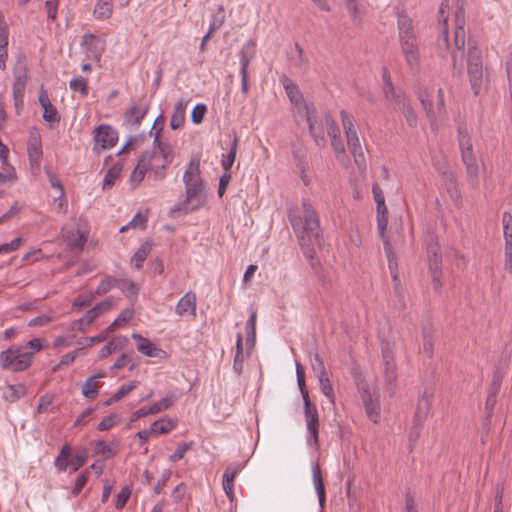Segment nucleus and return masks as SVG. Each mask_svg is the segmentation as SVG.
I'll return each mask as SVG.
<instances>
[{
    "label": "nucleus",
    "instance_id": "9b49d317",
    "mask_svg": "<svg viewBox=\"0 0 512 512\" xmlns=\"http://www.w3.org/2000/svg\"><path fill=\"white\" fill-rule=\"evenodd\" d=\"M93 139V151L99 153L117 144L118 132L108 124H101L95 128Z\"/></svg>",
    "mask_w": 512,
    "mask_h": 512
},
{
    "label": "nucleus",
    "instance_id": "ea45409f",
    "mask_svg": "<svg viewBox=\"0 0 512 512\" xmlns=\"http://www.w3.org/2000/svg\"><path fill=\"white\" fill-rule=\"evenodd\" d=\"M152 244L150 242H144L138 248V250L134 253L131 263L136 269H140L143 266V263L147 259L149 253L151 252Z\"/></svg>",
    "mask_w": 512,
    "mask_h": 512
},
{
    "label": "nucleus",
    "instance_id": "f704fd0d",
    "mask_svg": "<svg viewBox=\"0 0 512 512\" xmlns=\"http://www.w3.org/2000/svg\"><path fill=\"white\" fill-rule=\"evenodd\" d=\"M249 319L245 324V332H246V345L253 347L256 341V319H257V311L254 308L249 309Z\"/></svg>",
    "mask_w": 512,
    "mask_h": 512
},
{
    "label": "nucleus",
    "instance_id": "09e8293b",
    "mask_svg": "<svg viewBox=\"0 0 512 512\" xmlns=\"http://www.w3.org/2000/svg\"><path fill=\"white\" fill-rule=\"evenodd\" d=\"M88 79L78 76L74 77L69 82V87L73 92H79L82 96H87L89 93Z\"/></svg>",
    "mask_w": 512,
    "mask_h": 512
},
{
    "label": "nucleus",
    "instance_id": "72a5a7b5",
    "mask_svg": "<svg viewBox=\"0 0 512 512\" xmlns=\"http://www.w3.org/2000/svg\"><path fill=\"white\" fill-rule=\"evenodd\" d=\"M187 101L184 99H180L174 107L173 114L170 119V127L173 130L179 129L183 126L185 122V109L187 106Z\"/></svg>",
    "mask_w": 512,
    "mask_h": 512
},
{
    "label": "nucleus",
    "instance_id": "7ed1b4c3",
    "mask_svg": "<svg viewBox=\"0 0 512 512\" xmlns=\"http://www.w3.org/2000/svg\"><path fill=\"white\" fill-rule=\"evenodd\" d=\"M457 133L461 159L466 168L468 181L472 186H477L479 166L473 152V144L466 125L459 124L457 127Z\"/></svg>",
    "mask_w": 512,
    "mask_h": 512
},
{
    "label": "nucleus",
    "instance_id": "a19ab883",
    "mask_svg": "<svg viewBox=\"0 0 512 512\" xmlns=\"http://www.w3.org/2000/svg\"><path fill=\"white\" fill-rule=\"evenodd\" d=\"M26 393V388L24 385H7L4 389L2 397L4 400L14 403L23 397Z\"/></svg>",
    "mask_w": 512,
    "mask_h": 512
},
{
    "label": "nucleus",
    "instance_id": "b1692460",
    "mask_svg": "<svg viewBox=\"0 0 512 512\" xmlns=\"http://www.w3.org/2000/svg\"><path fill=\"white\" fill-rule=\"evenodd\" d=\"M469 81L474 95H479L483 84V64L471 63L467 65Z\"/></svg>",
    "mask_w": 512,
    "mask_h": 512
},
{
    "label": "nucleus",
    "instance_id": "864d4df0",
    "mask_svg": "<svg viewBox=\"0 0 512 512\" xmlns=\"http://www.w3.org/2000/svg\"><path fill=\"white\" fill-rule=\"evenodd\" d=\"M122 171V166L115 164L112 167L108 169V171L105 174L104 180H103V189H108L112 187L117 180V178L120 176Z\"/></svg>",
    "mask_w": 512,
    "mask_h": 512
},
{
    "label": "nucleus",
    "instance_id": "6ab92c4d",
    "mask_svg": "<svg viewBox=\"0 0 512 512\" xmlns=\"http://www.w3.org/2000/svg\"><path fill=\"white\" fill-rule=\"evenodd\" d=\"M245 463L234 462L229 464L223 473L222 487L226 496L232 501L234 498V480L240 471L244 468Z\"/></svg>",
    "mask_w": 512,
    "mask_h": 512
},
{
    "label": "nucleus",
    "instance_id": "9d476101",
    "mask_svg": "<svg viewBox=\"0 0 512 512\" xmlns=\"http://www.w3.org/2000/svg\"><path fill=\"white\" fill-rule=\"evenodd\" d=\"M304 414L307 426V444L318 447L319 414L310 399H306V402H304Z\"/></svg>",
    "mask_w": 512,
    "mask_h": 512
},
{
    "label": "nucleus",
    "instance_id": "f03ea898",
    "mask_svg": "<svg viewBox=\"0 0 512 512\" xmlns=\"http://www.w3.org/2000/svg\"><path fill=\"white\" fill-rule=\"evenodd\" d=\"M183 182L185 184V199L182 203L176 204L171 207L169 214L171 217L175 216L177 212L187 214L194 210L189 208L188 203L196 198L202 191L203 181L200 176V163L199 161H191L188 168L183 175Z\"/></svg>",
    "mask_w": 512,
    "mask_h": 512
},
{
    "label": "nucleus",
    "instance_id": "f3484780",
    "mask_svg": "<svg viewBox=\"0 0 512 512\" xmlns=\"http://www.w3.org/2000/svg\"><path fill=\"white\" fill-rule=\"evenodd\" d=\"M361 399L367 417L373 422L378 423L380 419V402L378 398H373L368 385L360 388Z\"/></svg>",
    "mask_w": 512,
    "mask_h": 512
},
{
    "label": "nucleus",
    "instance_id": "473e14b6",
    "mask_svg": "<svg viewBox=\"0 0 512 512\" xmlns=\"http://www.w3.org/2000/svg\"><path fill=\"white\" fill-rule=\"evenodd\" d=\"M448 10H449V1L442 0L439 8V24L441 25L442 31L439 38V44L443 42V44L448 48Z\"/></svg>",
    "mask_w": 512,
    "mask_h": 512
},
{
    "label": "nucleus",
    "instance_id": "a211bd4d",
    "mask_svg": "<svg viewBox=\"0 0 512 512\" xmlns=\"http://www.w3.org/2000/svg\"><path fill=\"white\" fill-rule=\"evenodd\" d=\"M299 119L306 121L309 127V132L314 142L318 147H324L326 140L324 136V128L322 123L316 118V110L312 108L308 111L307 116H300Z\"/></svg>",
    "mask_w": 512,
    "mask_h": 512
},
{
    "label": "nucleus",
    "instance_id": "c03bdc74",
    "mask_svg": "<svg viewBox=\"0 0 512 512\" xmlns=\"http://www.w3.org/2000/svg\"><path fill=\"white\" fill-rule=\"evenodd\" d=\"M175 427L176 423L173 420L162 418L154 421L150 426V430L152 434L162 435L171 432Z\"/></svg>",
    "mask_w": 512,
    "mask_h": 512
},
{
    "label": "nucleus",
    "instance_id": "6e6d98bb",
    "mask_svg": "<svg viewBox=\"0 0 512 512\" xmlns=\"http://www.w3.org/2000/svg\"><path fill=\"white\" fill-rule=\"evenodd\" d=\"M225 22V12L224 7L219 5L216 13L212 15V19L209 25L210 33H215Z\"/></svg>",
    "mask_w": 512,
    "mask_h": 512
},
{
    "label": "nucleus",
    "instance_id": "774afa93",
    "mask_svg": "<svg viewBox=\"0 0 512 512\" xmlns=\"http://www.w3.org/2000/svg\"><path fill=\"white\" fill-rule=\"evenodd\" d=\"M43 109V119L49 123H59L60 116L58 115V111L52 103L48 106H45Z\"/></svg>",
    "mask_w": 512,
    "mask_h": 512
},
{
    "label": "nucleus",
    "instance_id": "58836bf2",
    "mask_svg": "<svg viewBox=\"0 0 512 512\" xmlns=\"http://www.w3.org/2000/svg\"><path fill=\"white\" fill-rule=\"evenodd\" d=\"M505 238V270L512 273V226L503 228Z\"/></svg>",
    "mask_w": 512,
    "mask_h": 512
},
{
    "label": "nucleus",
    "instance_id": "7c9ffc66",
    "mask_svg": "<svg viewBox=\"0 0 512 512\" xmlns=\"http://www.w3.org/2000/svg\"><path fill=\"white\" fill-rule=\"evenodd\" d=\"M148 112V105H133L125 112V122L132 126H139Z\"/></svg>",
    "mask_w": 512,
    "mask_h": 512
},
{
    "label": "nucleus",
    "instance_id": "338daca9",
    "mask_svg": "<svg viewBox=\"0 0 512 512\" xmlns=\"http://www.w3.org/2000/svg\"><path fill=\"white\" fill-rule=\"evenodd\" d=\"M116 278L107 276L101 280L96 290L94 291L96 296L104 295L108 293L113 287H115Z\"/></svg>",
    "mask_w": 512,
    "mask_h": 512
},
{
    "label": "nucleus",
    "instance_id": "5fc2aeb1",
    "mask_svg": "<svg viewBox=\"0 0 512 512\" xmlns=\"http://www.w3.org/2000/svg\"><path fill=\"white\" fill-rule=\"evenodd\" d=\"M95 454H102L106 458H111L117 454V449L114 445L106 444L104 440H97L94 443Z\"/></svg>",
    "mask_w": 512,
    "mask_h": 512
},
{
    "label": "nucleus",
    "instance_id": "13d9d810",
    "mask_svg": "<svg viewBox=\"0 0 512 512\" xmlns=\"http://www.w3.org/2000/svg\"><path fill=\"white\" fill-rule=\"evenodd\" d=\"M471 63L483 64L482 51L475 42H468L467 65Z\"/></svg>",
    "mask_w": 512,
    "mask_h": 512
},
{
    "label": "nucleus",
    "instance_id": "a18cd8bd",
    "mask_svg": "<svg viewBox=\"0 0 512 512\" xmlns=\"http://www.w3.org/2000/svg\"><path fill=\"white\" fill-rule=\"evenodd\" d=\"M238 137L235 136L230 147V151L226 155H222L221 165L224 169V173H230V169L235 161L236 153L238 149Z\"/></svg>",
    "mask_w": 512,
    "mask_h": 512
},
{
    "label": "nucleus",
    "instance_id": "1a4fd4ad",
    "mask_svg": "<svg viewBox=\"0 0 512 512\" xmlns=\"http://www.w3.org/2000/svg\"><path fill=\"white\" fill-rule=\"evenodd\" d=\"M465 17L463 6H459L455 11V31L454 41L456 50L452 53L454 69L457 67L458 59L462 60L465 46Z\"/></svg>",
    "mask_w": 512,
    "mask_h": 512
},
{
    "label": "nucleus",
    "instance_id": "6e6552de",
    "mask_svg": "<svg viewBox=\"0 0 512 512\" xmlns=\"http://www.w3.org/2000/svg\"><path fill=\"white\" fill-rule=\"evenodd\" d=\"M418 98L430 119H436L445 114V102L442 89H438L435 103L433 96L430 95L427 89H419Z\"/></svg>",
    "mask_w": 512,
    "mask_h": 512
},
{
    "label": "nucleus",
    "instance_id": "2eb2a0df",
    "mask_svg": "<svg viewBox=\"0 0 512 512\" xmlns=\"http://www.w3.org/2000/svg\"><path fill=\"white\" fill-rule=\"evenodd\" d=\"M112 308V301L110 299H105L98 304H96L93 308L88 310L85 315L72 323L73 330H83V325H90L94 322L96 318L100 315L108 312Z\"/></svg>",
    "mask_w": 512,
    "mask_h": 512
},
{
    "label": "nucleus",
    "instance_id": "49530a36",
    "mask_svg": "<svg viewBox=\"0 0 512 512\" xmlns=\"http://www.w3.org/2000/svg\"><path fill=\"white\" fill-rule=\"evenodd\" d=\"M295 50L297 52V56L292 58L293 65L300 71H308L310 63L308 58L305 56L304 49L299 43H295Z\"/></svg>",
    "mask_w": 512,
    "mask_h": 512
},
{
    "label": "nucleus",
    "instance_id": "69168bd1",
    "mask_svg": "<svg viewBox=\"0 0 512 512\" xmlns=\"http://www.w3.org/2000/svg\"><path fill=\"white\" fill-rule=\"evenodd\" d=\"M87 452L86 450L78 451L69 461V466L71 472H76L79 470L87 461Z\"/></svg>",
    "mask_w": 512,
    "mask_h": 512
},
{
    "label": "nucleus",
    "instance_id": "052dcab7",
    "mask_svg": "<svg viewBox=\"0 0 512 512\" xmlns=\"http://www.w3.org/2000/svg\"><path fill=\"white\" fill-rule=\"evenodd\" d=\"M398 109L401 110L410 127L417 126V115L413 107L411 106L409 100L405 102L403 105H401Z\"/></svg>",
    "mask_w": 512,
    "mask_h": 512
},
{
    "label": "nucleus",
    "instance_id": "f257e3e1",
    "mask_svg": "<svg viewBox=\"0 0 512 512\" xmlns=\"http://www.w3.org/2000/svg\"><path fill=\"white\" fill-rule=\"evenodd\" d=\"M303 215L297 207L288 211L289 222L297 235L304 257L309 261L310 267H318L320 262L315 257V245L320 244L321 227L316 211L308 199H302Z\"/></svg>",
    "mask_w": 512,
    "mask_h": 512
},
{
    "label": "nucleus",
    "instance_id": "0e129e2a",
    "mask_svg": "<svg viewBox=\"0 0 512 512\" xmlns=\"http://www.w3.org/2000/svg\"><path fill=\"white\" fill-rule=\"evenodd\" d=\"M108 337H109L108 331L103 330L101 333H99L96 336H91V337H86L84 339L83 338L80 339L78 341V344H79V346H83V348L91 347L96 343H101V342L106 341L108 339Z\"/></svg>",
    "mask_w": 512,
    "mask_h": 512
},
{
    "label": "nucleus",
    "instance_id": "20e7f679",
    "mask_svg": "<svg viewBox=\"0 0 512 512\" xmlns=\"http://www.w3.org/2000/svg\"><path fill=\"white\" fill-rule=\"evenodd\" d=\"M33 352H28L22 346H12L0 352V366L13 372L26 370L32 363Z\"/></svg>",
    "mask_w": 512,
    "mask_h": 512
},
{
    "label": "nucleus",
    "instance_id": "39448f33",
    "mask_svg": "<svg viewBox=\"0 0 512 512\" xmlns=\"http://www.w3.org/2000/svg\"><path fill=\"white\" fill-rule=\"evenodd\" d=\"M427 257L433 288L436 291H440L443 286L442 254L440 245L434 237H430V240L427 243Z\"/></svg>",
    "mask_w": 512,
    "mask_h": 512
},
{
    "label": "nucleus",
    "instance_id": "aec40b11",
    "mask_svg": "<svg viewBox=\"0 0 512 512\" xmlns=\"http://www.w3.org/2000/svg\"><path fill=\"white\" fill-rule=\"evenodd\" d=\"M156 157L157 153L155 151H145L142 153L135 169L131 173L130 180L132 183L139 184L144 179L149 166Z\"/></svg>",
    "mask_w": 512,
    "mask_h": 512
},
{
    "label": "nucleus",
    "instance_id": "a878e982",
    "mask_svg": "<svg viewBox=\"0 0 512 512\" xmlns=\"http://www.w3.org/2000/svg\"><path fill=\"white\" fill-rule=\"evenodd\" d=\"M312 478L315 490L317 492L319 506L321 509H324L326 501L325 486L323 483L322 473L318 462H314L312 464Z\"/></svg>",
    "mask_w": 512,
    "mask_h": 512
},
{
    "label": "nucleus",
    "instance_id": "423d86ee",
    "mask_svg": "<svg viewBox=\"0 0 512 512\" xmlns=\"http://www.w3.org/2000/svg\"><path fill=\"white\" fill-rule=\"evenodd\" d=\"M281 83L291 104L294 106V116L296 118V121H299V117L307 116L308 111L311 110L313 107H310L307 104L299 87L287 76L284 75L281 78Z\"/></svg>",
    "mask_w": 512,
    "mask_h": 512
},
{
    "label": "nucleus",
    "instance_id": "c756f323",
    "mask_svg": "<svg viewBox=\"0 0 512 512\" xmlns=\"http://www.w3.org/2000/svg\"><path fill=\"white\" fill-rule=\"evenodd\" d=\"M256 55V41L255 40H249L246 43L243 44L241 47V50L239 51V58H240V71L248 72V66L250 61L255 57Z\"/></svg>",
    "mask_w": 512,
    "mask_h": 512
},
{
    "label": "nucleus",
    "instance_id": "2f4dec72",
    "mask_svg": "<svg viewBox=\"0 0 512 512\" xmlns=\"http://www.w3.org/2000/svg\"><path fill=\"white\" fill-rule=\"evenodd\" d=\"M429 409L430 401L426 395V392H424L417 403L416 411L414 414V429H417L422 425L423 421L427 418Z\"/></svg>",
    "mask_w": 512,
    "mask_h": 512
},
{
    "label": "nucleus",
    "instance_id": "ddd939ff",
    "mask_svg": "<svg viewBox=\"0 0 512 512\" xmlns=\"http://www.w3.org/2000/svg\"><path fill=\"white\" fill-rule=\"evenodd\" d=\"M82 48L85 49L86 58L99 63L106 49V41L92 33H85L81 41Z\"/></svg>",
    "mask_w": 512,
    "mask_h": 512
},
{
    "label": "nucleus",
    "instance_id": "3c124183",
    "mask_svg": "<svg viewBox=\"0 0 512 512\" xmlns=\"http://www.w3.org/2000/svg\"><path fill=\"white\" fill-rule=\"evenodd\" d=\"M384 249H385V252L387 254L388 266H389V269H390V272H391L392 279H393L394 282H396L395 289L398 290L399 280H398V274H397V271H396L397 263H396L395 257L392 255L391 246L388 243V241H384Z\"/></svg>",
    "mask_w": 512,
    "mask_h": 512
},
{
    "label": "nucleus",
    "instance_id": "412c9836",
    "mask_svg": "<svg viewBox=\"0 0 512 512\" xmlns=\"http://www.w3.org/2000/svg\"><path fill=\"white\" fill-rule=\"evenodd\" d=\"M132 338L138 341L137 350L148 357L162 358L166 354L164 350L138 333H133Z\"/></svg>",
    "mask_w": 512,
    "mask_h": 512
},
{
    "label": "nucleus",
    "instance_id": "bf43d9fd",
    "mask_svg": "<svg viewBox=\"0 0 512 512\" xmlns=\"http://www.w3.org/2000/svg\"><path fill=\"white\" fill-rule=\"evenodd\" d=\"M115 287L119 288L127 295H131L133 297H136L138 294V288L136 287V284L131 280L116 279Z\"/></svg>",
    "mask_w": 512,
    "mask_h": 512
},
{
    "label": "nucleus",
    "instance_id": "4be33fe9",
    "mask_svg": "<svg viewBox=\"0 0 512 512\" xmlns=\"http://www.w3.org/2000/svg\"><path fill=\"white\" fill-rule=\"evenodd\" d=\"M196 308H197L196 294L192 291H188L178 301V303L175 307V313L178 316H184V315L188 314V315L195 317L196 316Z\"/></svg>",
    "mask_w": 512,
    "mask_h": 512
},
{
    "label": "nucleus",
    "instance_id": "f8f14e48",
    "mask_svg": "<svg viewBox=\"0 0 512 512\" xmlns=\"http://www.w3.org/2000/svg\"><path fill=\"white\" fill-rule=\"evenodd\" d=\"M13 100L14 105L17 109H19L23 105L24 93L27 82V69L26 65L22 61H18L13 68Z\"/></svg>",
    "mask_w": 512,
    "mask_h": 512
},
{
    "label": "nucleus",
    "instance_id": "de8ad7c7",
    "mask_svg": "<svg viewBox=\"0 0 512 512\" xmlns=\"http://www.w3.org/2000/svg\"><path fill=\"white\" fill-rule=\"evenodd\" d=\"M175 401V395L173 393L167 394L165 397H163L158 402H155L151 406H149V410L151 412V415L158 414L164 410H167L170 408Z\"/></svg>",
    "mask_w": 512,
    "mask_h": 512
},
{
    "label": "nucleus",
    "instance_id": "c85d7f7f",
    "mask_svg": "<svg viewBox=\"0 0 512 512\" xmlns=\"http://www.w3.org/2000/svg\"><path fill=\"white\" fill-rule=\"evenodd\" d=\"M106 377V373L104 371L98 372L86 379L84 384L82 385V394L85 398L93 400L98 396V382L97 379Z\"/></svg>",
    "mask_w": 512,
    "mask_h": 512
},
{
    "label": "nucleus",
    "instance_id": "393cba45",
    "mask_svg": "<svg viewBox=\"0 0 512 512\" xmlns=\"http://www.w3.org/2000/svg\"><path fill=\"white\" fill-rule=\"evenodd\" d=\"M64 237L72 250H82L88 239L87 233L79 227L68 230Z\"/></svg>",
    "mask_w": 512,
    "mask_h": 512
},
{
    "label": "nucleus",
    "instance_id": "4c0bfd02",
    "mask_svg": "<svg viewBox=\"0 0 512 512\" xmlns=\"http://www.w3.org/2000/svg\"><path fill=\"white\" fill-rule=\"evenodd\" d=\"M72 453V448L68 443H65L58 456L54 460V466L57 468L58 471L64 472L67 470L69 466V458Z\"/></svg>",
    "mask_w": 512,
    "mask_h": 512
},
{
    "label": "nucleus",
    "instance_id": "79ce46f5",
    "mask_svg": "<svg viewBox=\"0 0 512 512\" xmlns=\"http://www.w3.org/2000/svg\"><path fill=\"white\" fill-rule=\"evenodd\" d=\"M134 316L133 308L124 309L121 314L105 329L108 331V335L114 332L117 328L126 325Z\"/></svg>",
    "mask_w": 512,
    "mask_h": 512
},
{
    "label": "nucleus",
    "instance_id": "603ef678",
    "mask_svg": "<svg viewBox=\"0 0 512 512\" xmlns=\"http://www.w3.org/2000/svg\"><path fill=\"white\" fill-rule=\"evenodd\" d=\"M423 351L428 357L433 356L434 341H433V329L431 327L423 328Z\"/></svg>",
    "mask_w": 512,
    "mask_h": 512
},
{
    "label": "nucleus",
    "instance_id": "4d7b16f0",
    "mask_svg": "<svg viewBox=\"0 0 512 512\" xmlns=\"http://www.w3.org/2000/svg\"><path fill=\"white\" fill-rule=\"evenodd\" d=\"M340 116H341V122L343 125L345 135L347 136L352 133H357V130H356L355 124H354L355 120H354L353 115L350 114L349 112H347L346 110H341Z\"/></svg>",
    "mask_w": 512,
    "mask_h": 512
},
{
    "label": "nucleus",
    "instance_id": "680f3d73",
    "mask_svg": "<svg viewBox=\"0 0 512 512\" xmlns=\"http://www.w3.org/2000/svg\"><path fill=\"white\" fill-rule=\"evenodd\" d=\"M132 360V354L122 353L111 366V370H118L129 365V370L132 371L136 366V364L133 363Z\"/></svg>",
    "mask_w": 512,
    "mask_h": 512
},
{
    "label": "nucleus",
    "instance_id": "dca6fc26",
    "mask_svg": "<svg viewBox=\"0 0 512 512\" xmlns=\"http://www.w3.org/2000/svg\"><path fill=\"white\" fill-rule=\"evenodd\" d=\"M401 51L404 56L405 62L409 69L413 72H417L420 69V52L418 47V41L410 40L400 42Z\"/></svg>",
    "mask_w": 512,
    "mask_h": 512
},
{
    "label": "nucleus",
    "instance_id": "8fccbe9b",
    "mask_svg": "<svg viewBox=\"0 0 512 512\" xmlns=\"http://www.w3.org/2000/svg\"><path fill=\"white\" fill-rule=\"evenodd\" d=\"M95 297H96V295L92 291L80 294L73 301L72 310L80 311L82 308L89 306L93 302Z\"/></svg>",
    "mask_w": 512,
    "mask_h": 512
},
{
    "label": "nucleus",
    "instance_id": "bb28decb",
    "mask_svg": "<svg viewBox=\"0 0 512 512\" xmlns=\"http://www.w3.org/2000/svg\"><path fill=\"white\" fill-rule=\"evenodd\" d=\"M398 31H399V41H410L417 39L414 31H413V25L412 20L404 14L399 15L398 21Z\"/></svg>",
    "mask_w": 512,
    "mask_h": 512
},
{
    "label": "nucleus",
    "instance_id": "4468645a",
    "mask_svg": "<svg viewBox=\"0 0 512 512\" xmlns=\"http://www.w3.org/2000/svg\"><path fill=\"white\" fill-rule=\"evenodd\" d=\"M372 194L376 202L377 210V230L380 238L384 240L385 232L388 226V210L385 204V196L378 184L372 187Z\"/></svg>",
    "mask_w": 512,
    "mask_h": 512
},
{
    "label": "nucleus",
    "instance_id": "c9c22d12",
    "mask_svg": "<svg viewBox=\"0 0 512 512\" xmlns=\"http://www.w3.org/2000/svg\"><path fill=\"white\" fill-rule=\"evenodd\" d=\"M382 93L384 98L388 102L393 104L395 110L408 101L405 93L401 89L396 88L395 86H392L391 91L382 89Z\"/></svg>",
    "mask_w": 512,
    "mask_h": 512
},
{
    "label": "nucleus",
    "instance_id": "0eeeda50",
    "mask_svg": "<svg viewBox=\"0 0 512 512\" xmlns=\"http://www.w3.org/2000/svg\"><path fill=\"white\" fill-rule=\"evenodd\" d=\"M382 359L386 390L390 396H394L397 390V365L388 343L382 347Z\"/></svg>",
    "mask_w": 512,
    "mask_h": 512
},
{
    "label": "nucleus",
    "instance_id": "e2e57ef3",
    "mask_svg": "<svg viewBox=\"0 0 512 512\" xmlns=\"http://www.w3.org/2000/svg\"><path fill=\"white\" fill-rule=\"evenodd\" d=\"M318 380H319V385H320V389H321V392L330 400V401H334V397H335V394H334V391H333V387L331 385V382L327 376V374L325 375H321V376H318L317 377Z\"/></svg>",
    "mask_w": 512,
    "mask_h": 512
},
{
    "label": "nucleus",
    "instance_id": "5701e85b",
    "mask_svg": "<svg viewBox=\"0 0 512 512\" xmlns=\"http://www.w3.org/2000/svg\"><path fill=\"white\" fill-rule=\"evenodd\" d=\"M28 157L31 166H39L43 151L40 135L35 132L30 135L27 145Z\"/></svg>",
    "mask_w": 512,
    "mask_h": 512
},
{
    "label": "nucleus",
    "instance_id": "37998d69",
    "mask_svg": "<svg viewBox=\"0 0 512 512\" xmlns=\"http://www.w3.org/2000/svg\"><path fill=\"white\" fill-rule=\"evenodd\" d=\"M243 362H244V355H243V338L241 333H238L236 336V353L234 356L233 361V370L237 375H240L243 370Z\"/></svg>",
    "mask_w": 512,
    "mask_h": 512
},
{
    "label": "nucleus",
    "instance_id": "cd10ccee",
    "mask_svg": "<svg viewBox=\"0 0 512 512\" xmlns=\"http://www.w3.org/2000/svg\"><path fill=\"white\" fill-rule=\"evenodd\" d=\"M347 145L354 157L355 163L358 167L365 166V157L360 144L358 133H352L346 136Z\"/></svg>",
    "mask_w": 512,
    "mask_h": 512
},
{
    "label": "nucleus",
    "instance_id": "e433bc0d",
    "mask_svg": "<svg viewBox=\"0 0 512 512\" xmlns=\"http://www.w3.org/2000/svg\"><path fill=\"white\" fill-rule=\"evenodd\" d=\"M113 12L112 0H97L93 15L96 19H109Z\"/></svg>",
    "mask_w": 512,
    "mask_h": 512
}]
</instances>
